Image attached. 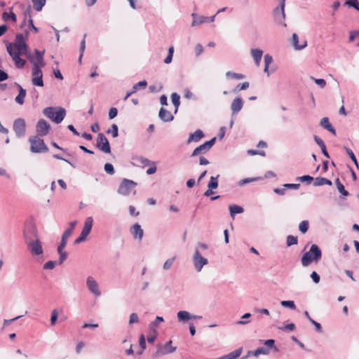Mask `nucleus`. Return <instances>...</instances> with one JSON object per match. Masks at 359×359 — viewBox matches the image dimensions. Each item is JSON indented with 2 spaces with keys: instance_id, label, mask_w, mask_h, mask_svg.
Returning <instances> with one entry per match:
<instances>
[{
  "instance_id": "1",
  "label": "nucleus",
  "mask_w": 359,
  "mask_h": 359,
  "mask_svg": "<svg viewBox=\"0 0 359 359\" xmlns=\"http://www.w3.org/2000/svg\"><path fill=\"white\" fill-rule=\"evenodd\" d=\"M321 257L322 251L320 248L316 244H313L309 250L302 257L301 262L303 266H308L312 262L318 263Z\"/></svg>"
},
{
  "instance_id": "10",
  "label": "nucleus",
  "mask_w": 359,
  "mask_h": 359,
  "mask_svg": "<svg viewBox=\"0 0 359 359\" xmlns=\"http://www.w3.org/2000/svg\"><path fill=\"white\" fill-rule=\"evenodd\" d=\"M29 251L33 256H38L43 254L41 242L39 238L25 243Z\"/></svg>"
},
{
  "instance_id": "42",
  "label": "nucleus",
  "mask_w": 359,
  "mask_h": 359,
  "mask_svg": "<svg viewBox=\"0 0 359 359\" xmlns=\"http://www.w3.org/2000/svg\"><path fill=\"white\" fill-rule=\"evenodd\" d=\"M298 243V238L297 236H294L292 235H289L286 238V244L287 247L292 246L293 245H297Z\"/></svg>"
},
{
  "instance_id": "18",
  "label": "nucleus",
  "mask_w": 359,
  "mask_h": 359,
  "mask_svg": "<svg viewBox=\"0 0 359 359\" xmlns=\"http://www.w3.org/2000/svg\"><path fill=\"white\" fill-rule=\"evenodd\" d=\"M243 101L241 97H236L231 102V116L236 115L243 108Z\"/></svg>"
},
{
  "instance_id": "37",
  "label": "nucleus",
  "mask_w": 359,
  "mask_h": 359,
  "mask_svg": "<svg viewBox=\"0 0 359 359\" xmlns=\"http://www.w3.org/2000/svg\"><path fill=\"white\" fill-rule=\"evenodd\" d=\"M35 11H41L46 3V0H31Z\"/></svg>"
},
{
  "instance_id": "58",
  "label": "nucleus",
  "mask_w": 359,
  "mask_h": 359,
  "mask_svg": "<svg viewBox=\"0 0 359 359\" xmlns=\"http://www.w3.org/2000/svg\"><path fill=\"white\" fill-rule=\"evenodd\" d=\"M249 82L245 81L243 83H239L236 86L234 91L246 90L249 87Z\"/></svg>"
},
{
  "instance_id": "17",
  "label": "nucleus",
  "mask_w": 359,
  "mask_h": 359,
  "mask_svg": "<svg viewBox=\"0 0 359 359\" xmlns=\"http://www.w3.org/2000/svg\"><path fill=\"white\" fill-rule=\"evenodd\" d=\"M86 285L88 290L95 297L100 296L101 292L99 289L98 283L92 276H88L87 278Z\"/></svg>"
},
{
  "instance_id": "25",
  "label": "nucleus",
  "mask_w": 359,
  "mask_h": 359,
  "mask_svg": "<svg viewBox=\"0 0 359 359\" xmlns=\"http://www.w3.org/2000/svg\"><path fill=\"white\" fill-rule=\"evenodd\" d=\"M320 124L322 127H323L325 129L327 130L331 133H332L334 135L336 134V130L334 128V127L332 126V125L330 123L329 118L327 117L323 118L320 121Z\"/></svg>"
},
{
  "instance_id": "20",
  "label": "nucleus",
  "mask_w": 359,
  "mask_h": 359,
  "mask_svg": "<svg viewBox=\"0 0 359 359\" xmlns=\"http://www.w3.org/2000/svg\"><path fill=\"white\" fill-rule=\"evenodd\" d=\"M158 117L161 121L164 122L172 121L174 118V116L172 115V114L163 107L160 109Z\"/></svg>"
},
{
  "instance_id": "3",
  "label": "nucleus",
  "mask_w": 359,
  "mask_h": 359,
  "mask_svg": "<svg viewBox=\"0 0 359 359\" xmlns=\"http://www.w3.org/2000/svg\"><path fill=\"white\" fill-rule=\"evenodd\" d=\"M23 236L25 243L39 238L36 225L32 220L25 222Z\"/></svg>"
},
{
  "instance_id": "62",
  "label": "nucleus",
  "mask_w": 359,
  "mask_h": 359,
  "mask_svg": "<svg viewBox=\"0 0 359 359\" xmlns=\"http://www.w3.org/2000/svg\"><path fill=\"white\" fill-rule=\"evenodd\" d=\"M139 320V318L137 313H133L130 316L129 324H133L135 323H137Z\"/></svg>"
},
{
  "instance_id": "6",
  "label": "nucleus",
  "mask_w": 359,
  "mask_h": 359,
  "mask_svg": "<svg viewBox=\"0 0 359 359\" xmlns=\"http://www.w3.org/2000/svg\"><path fill=\"white\" fill-rule=\"evenodd\" d=\"M286 0H280V4L278 7H276L273 11V16L274 20L276 23L283 25L286 27L287 25L284 22L285 18V14L284 11L285 5Z\"/></svg>"
},
{
  "instance_id": "38",
  "label": "nucleus",
  "mask_w": 359,
  "mask_h": 359,
  "mask_svg": "<svg viewBox=\"0 0 359 359\" xmlns=\"http://www.w3.org/2000/svg\"><path fill=\"white\" fill-rule=\"evenodd\" d=\"M55 108L53 107H46L43 110V114L48 118H50V120L53 121V117H54V114H55Z\"/></svg>"
},
{
  "instance_id": "12",
  "label": "nucleus",
  "mask_w": 359,
  "mask_h": 359,
  "mask_svg": "<svg viewBox=\"0 0 359 359\" xmlns=\"http://www.w3.org/2000/svg\"><path fill=\"white\" fill-rule=\"evenodd\" d=\"M96 147L105 154L111 153L109 142L103 133L98 134L97 137Z\"/></svg>"
},
{
  "instance_id": "46",
  "label": "nucleus",
  "mask_w": 359,
  "mask_h": 359,
  "mask_svg": "<svg viewBox=\"0 0 359 359\" xmlns=\"http://www.w3.org/2000/svg\"><path fill=\"white\" fill-rule=\"evenodd\" d=\"M226 76L228 78H232L235 79H243L245 78L244 74L235 73L230 71L226 73Z\"/></svg>"
},
{
  "instance_id": "32",
  "label": "nucleus",
  "mask_w": 359,
  "mask_h": 359,
  "mask_svg": "<svg viewBox=\"0 0 359 359\" xmlns=\"http://www.w3.org/2000/svg\"><path fill=\"white\" fill-rule=\"evenodd\" d=\"M229 211L231 216L233 218L236 214L243 212L244 209L241 206L233 205L229 206Z\"/></svg>"
},
{
  "instance_id": "19",
  "label": "nucleus",
  "mask_w": 359,
  "mask_h": 359,
  "mask_svg": "<svg viewBox=\"0 0 359 359\" xmlns=\"http://www.w3.org/2000/svg\"><path fill=\"white\" fill-rule=\"evenodd\" d=\"M130 232L134 238H138L141 241L144 236L143 229L141 228V226L136 223L131 226Z\"/></svg>"
},
{
  "instance_id": "13",
  "label": "nucleus",
  "mask_w": 359,
  "mask_h": 359,
  "mask_svg": "<svg viewBox=\"0 0 359 359\" xmlns=\"http://www.w3.org/2000/svg\"><path fill=\"white\" fill-rule=\"evenodd\" d=\"M13 128L16 137L18 138L24 137L26 132L25 121L22 118L15 119L13 122Z\"/></svg>"
},
{
  "instance_id": "28",
  "label": "nucleus",
  "mask_w": 359,
  "mask_h": 359,
  "mask_svg": "<svg viewBox=\"0 0 359 359\" xmlns=\"http://www.w3.org/2000/svg\"><path fill=\"white\" fill-rule=\"evenodd\" d=\"M193 17V21H192V26H196L198 25H201L205 22L207 21L208 18L201 15H198L196 13H192Z\"/></svg>"
},
{
  "instance_id": "4",
  "label": "nucleus",
  "mask_w": 359,
  "mask_h": 359,
  "mask_svg": "<svg viewBox=\"0 0 359 359\" xmlns=\"http://www.w3.org/2000/svg\"><path fill=\"white\" fill-rule=\"evenodd\" d=\"M6 50L8 53L12 57L15 67L18 69H22L26 64V60L20 57V55H23L22 53L15 52L13 48V45L11 43H8L6 45Z\"/></svg>"
},
{
  "instance_id": "27",
  "label": "nucleus",
  "mask_w": 359,
  "mask_h": 359,
  "mask_svg": "<svg viewBox=\"0 0 359 359\" xmlns=\"http://www.w3.org/2000/svg\"><path fill=\"white\" fill-rule=\"evenodd\" d=\"M273 62V57L269 54H266L264 55V72L269 76L271 72H273L274 69L270 71L269 70V65Z\"/></svg>"
},
{
  "instance_id": "36",
  "label": "nucleus",
  "mask_w": 359,
  "mask_h": 359,
  "mask_svg": "<svg viewBox=\"0 0 359 359\" xmlns=\"http://www.w3.org/2000/svg\"><path fill=\"white\" fill-rule=\"evenodd\" d=\"M13 8H10V13H8L6 12L3 13L2 18L4 21H8L10 18L13 22H15L17 21L16 15L12 11Z\"/></svg>"
},
{
  "instance_id": "14",
  "label": "nucleus",
  "mask_w": 359,
  "mask_h": 359,
  "mask_svg": "<svg viewBox=\"0 0 359 359\" xmlns=\"http://www.w3.org/2000/svg\"><path fill=\"white\" fill-rule=\"evenodd\" d=\"M34 53L36 55V57H34L32 55H27L28 60L33 65V66L36 65L40 67H44L46 65L43 59L44 51H41L36 49Z\"/></svg>"
},
{
  "instance_id": "31",
  "label": "nucleus",
  "mask_w": 359,
  "mask_h": 359,
  "mask_svg": "<svg viewBox=\"0 0 359 359\" xmlns=\"http://www.w3.org/2000/svg\"><path fill=\"white\" fill-rule=\"evenodd\" d=\"M324 184L332 185V181L324 177H316L313 182V186L318 187Z\"/></svg>"
},
{
  "instance_id": "64",
  "label": "nucleus",
  "mask_w": 359,
  "mask_h": 359,
  "mask_svg": "<svg viewBox=\"0 0 359 359\" xmlns=\"http://www.w3.org/2000/svg\"><path fill=\"white\" fill-rule=\"evenodd\" d=\"M310 277L315 283L317 284L320 282V276L316 271H313L311 273Z\"/></svg>"
},
{
  "instance_id": "26",
  "label": "nucleus",
  "mask_w": 359,
  "mask_h": 359,
  "mask_svg": "<svg viewBox=\"0 0 359 359\" xmlns=\"http://www.w3.org/2000/svg\"><path fill=\"white\" fill-rule=\"evenodd\" d=\"M292 44L296 50H302L307 46L306 41H304L302 44H299V37L295 33L292 34Z\"/></svg>"
},
{
  "instance_id": "59",
  "label": "nucleus",
  "mask_w": 359,
  "mask_h": 359,
  "mask_svg": "<svg viewBox=\"0 0 359 359\" xmlns=\"http://www.w3.org/2000/svg\"><path fill=\"white\" fill-rule=\"evenodd\" d=\"M248 154L250 155H260L262 156H266V153L264 151H259V150H254V149H250L248 151Z\"/></svg>"
},
{
  "instance_id": "2",
  "label": "nucleus",
  "mask_w": 359,
  "mask_h": 359,
  "mask_svg": "<svg viewBox=\"0 0 359 359\" xmlns=\"http://www.w3.org/2000/svg\"><path fill=\"white\" fill-rule=\"evenodd\" d=\"M29 142L30 143V151L32 153H46L48 151V148L44 143L43 140L38 135L31 136L29 138Z\"/></svg>"
},
{
  "instance_id": "56",
  "label": "nucleus",
  "mask_w": 359,
  "mask_h": 359,
  "mask_svg": "<svg viewBox=\"0 0 359 359\" xmlns=\"http://www.w3.org/2000/svg\"><path fill=\"white\" fill-rule=\"evenodd\" d=\"M58 318V313L56 309H54L51 312V317H50V325H54L57 320Z\"/></svg>"
},
{
  "instance_id": "11",
  "label": "nucleus",
  "mask_w": 359,
  "mask_h": 359,
  "mask_svg": "<svg viewBox=\"0 0 359 359\" xmlns=\"http://www.w3.org/2000/svg\"><path fill=\"white\" fill-rule=\"evenodd\" d=\"M41 68L42 67H38L36 65L33 66L32 71V83L35 86L43 87L44 85Z\"/></svg>"
},
{
  "instance_id": "34",
  "label": "nucleus",
  "mask_w": 359,
  "mask_h": 359,
  "mask_svg": "<svg viewBox=\"0 0 359 359\" xmlns=\"http://www.w3.org/2000/svg\"><path fill=\"white\" fill-rule=\"evenodd\" d=\"M133 160L141 163L144 167L150 165L151 163L150 160L142 156H133Z\"/></svg>"
},
{
  "instance_id": "41",
  "label": "nucleus",
  "mask_w": 359,
  "mask_h": 359,
  "mask_svg": "<svg viewBox=\"0 0 359 359\" xmlns=\"http://www.w3.org/2000/svg\"><path fill=\"white\" fill-rule=\"evenodd\" d=\"M252 353L254 356H258L261 354L267 355L269 353V349L268 348H265V347H259L258 348H257L255 351H252Z\"/></svg>"
},
{
  "instance_id": "54",
  "label": "nucleus",
  "mask_w": 359,
  "mask_h": 359,
  "mask_svg": "<svg viewBox=\"0 0 359 359\" xmlns=\"http://www.w3.org/2000/svg\"><path fill=\"white\" fill-rule=\"evenodd\" d=\"M278 329L284 332L293 331L295 329V325L294 323H290L285 326L278 327Z\"/></svg>"
},
{
  "instance_id": "52",
  "label": "nucleus",
  "mask_w": 359,
  "mask_h": 359,
  "mask_svg": "<svg viewBox=\"0 0 359 359\" xmlns=\"http://www.w3.org/2000/svg\"><path fill=\"white\" fill-rule=\"evenodd\" d=\"M296 180L301 181L302 182H307V184H310L313 180V177L310 175H306L298 177Z\"/></svg>"
},
{
  "instance_id": "50",
  "label": "nucleus",
  "mask_w": 359,
  "mask_h": 359,
  "mask_svg": "<svg viewBox=\"0 0 359 359\" xmlns=\"http://www.w3.org/2000/svg\"><path fill=\"white\" fill-rule=\"evenodd\" d=\"M147 86V81L145 80H143V81H139L138 83H135L133 86V92H137L138 90V89L140 88H146Z\"/></svg>"
},
{
  "instance_id": "49",
  "label": "nucleus",
  "mask_w": 359,
  "mask_h": 359,
  "mask_svg": "<svg viewBox=\"0 0 359 359\" xmlns=\"http://www.w3.org/2000/svg\"><path fill=\"white\" fill-rule=\"evenodd\" d=\"M346 5H348L349 7H352L355 8L356 11H359V3L358 0H346L345 2Z\"/></svg>"
},
{
  "instance_id": "57",
  "label": "nucleus",
  "mask_w": 359,
  "mask_h": 359,
  "mask_svg": "<svg viewBox=\"0 0 359 359\" xmlns=\"http://www.w3.org/2000/svg\"><path fill=\"white\" fill-rule=\"evenodd\" d=\"M56 264V262L55 261H48L44 264L43 268L46 270H52L55 268Z\"/></svg>"
},
{
  "instance_id": "15",
  "label": "nucleus",
  "mask_w": 359,
  "mask_h": 359,
  "mask_svg": "<svg viewBox=\"0 0 359 359\" xmlns=\"http://www.w3.org/2000/svg\"><path fill=\"white\" fill-rule=\"evenodd\" d=\"M193 263L195 269L200 272L203 267L208 264V261L206 258L201 256V254L200 252H198V250H195L194 256H193Z\"/></svg>"
},
{
  "instance_id": "30",
  "label": "nucleus",
  "mask_w": 359,
  "mask_h": 359,
  "mask_svg": "<svg viewBox=\"0 0 359 359\" xmlns=\"http://www.w3.org/2000/svg\"><path fill=\"white\" fill-rule=\"evenodd\" d=\"M334 183L339 192L342 195V196L344 197L349 195L348 191L345 189L344 186L341 184L339 178L335 180Z\"/></svg>"
},
{
  "instance_id": "43",
  "label": "nucleus",
  "mask_w": 359,
  "mask_h": 359,
  "mask_svg": "<svg viewBox=\"0 0 359 359\" xmlns=\"http://www.w3.org/2000/svg\"><path fill=\"white\" fill-rule=\"evenodd\" d=\"M64 249H61L59 250V248L57 249V253L59 254V259H58V264H62L65 260L67 258L68 253L66 251L63 250Z\"/></svg>"
},
{
  "instance_id": "24",
  "label": "nucleus",
  "mask_w": 359,
  "mask_h": 359,
  "mask_svg": "<svg viewBox=\"0 0 359 359\" xmlns=\"http://www.w3.org/2000/svg\"><path fill=\"white\" fill-rule=\"evenodd\" d=\"M250 52L256 65L259 66L263 55V51L258 48H252Z\"/></svg>"
},
{
  "instance_id": "8",
  "label": "nucleus",
  "mask_w": 359,
  "mask_h": 359,
  "mask_svg": "<svg viewBox=\"0 0 359 359\" xmlns=\"http://www.w3.org/2000/svg\"><path fill=\"white\" fill-rule=\"evenodd\" d=\"M172 341H169L166 342L165 344H158L157 350L156 353L154 354V358L159 357L161 355H167L169 353H172L175 352L177 349V347L172 346Z\"/></svg>"
},
{
  "instance_id": "48",
  "label": "nucleus",
  "mask_w": 359,
  "mask_h": 359,
  "mask_svg": "<svg viewBox=\"0 0 359 359\" xmlns=\"http://www.w3.org/2000/svg\"><path fill=\"white\" fill-rule=\"evenodd\" d=\"M280 304L283 307H287L290 309L294 310L296 309V306L294 304V302L291 300H284L280 302Z\"/></svg>"
},
{
  "instance_id": "51",
  "label": "nucleus",
  "mask_w": 359,
  "mask_h": 359,
  "mask_svg": "<svg viewBox=\"0 0 359 359\" xmlns=\"http://www.w3.org/2000/svg\"><path fill=\"white\" fill-rule=\"evenodd\" d=\"M104 171L109 174V175H114V172H115V170H114V166L111 163H107L104 164Z\"/></svg>"
},
{
  "instance_id": "21",
  "label": "nucleus",
  "mask_w": 359,
  "mask_h": 359,
  "mask_svg": "<svg viewBox=\"0 0 359 359\" xmlns=\"http://www.w3.org/2000/svg\"><path fill=\"white\" fill-rule=\"evenodd\" d=\"M18 90H19V93L18 95L15 97V101L22 105L24 104L25 102V97L26 96V90L24 89L20 84L18 83H15Z\"/></svg>"
},
{
  "instance_id": "39",
  "label": "nucleus",
  "mask_w": 359,
  "mask_h": 359,
  "mask_svg": "<svg viewBox=\"0 0 359 359\" xmlns=\"http://www.w3.org/2000/svg\"><path fill=\"white\" fill-rule=\"evenodd\" d=\"M219 175H217L216 177L211 176L210 179V182L208 184V188L210 189H215L218 187V178Z\"/></svg>"
},
{
  "instance_id": "44",
  "label": "nucleus",
  "mask_w": 359,
  "mask_h": 359,
  "mask_svg": "<svg viewBox=\"0 0 359 359\" xmlns=\"http://www.w3.org/2000/svg\"><path fill=\"white\" fill-rule=\"evenodd\" d=\"M344 149L346 152V154L349 156V157L351 158V159L352 160V161L354 163V164L356 165L357 168H359V165H358V161L356 159V157L354 155L353 151L348 148V147H344Z\"/></svg>"
},
{
  "instance_id": "63",
  "label": "nucleus",
  "mask_w": 359,
  "mask_h": 359,
  "mask_svg": "<svg viewBox=\"0 0 359 359\" xmlns=\"http://www.w3.org/2000/svg\"><path fill=\"white\" fill-rule=\"evenodd\" d=\"M28 27L29 29L33 30L35 33L39 32V29L34 26L32 17L28 20Z\"/></svg>"
},
{
  "instance_id": "9",
  "label": "nucleus",
  "mask_w": 359,
  "mask_h": 359,
  "mask_svg": "<svg viewBox=\"0 0 359 359\" xmlns=\"http://www.w3.org/2000/svg\"><path fill=\"white\" fill-rule=\"evenodd\" d=\"M216 141V137H213L209 141L205 142L203 144L199 145L196 148L194 149L193 152L191 154V157L196 156L199 154H204L207 151H208L211 147L215 144Z\"/></svg>"
},
{
  "instance_id": "23",
  "label": "nucleus",
  "mask_w": 359,
  "mask_h": 359,
  "mask_svg": "<svg viewBox=\"0 0 359 359\" xmlns=\"http://www.w3.org/2000/svg\"><path fill=\"white\" fill-rule=\"evenodd\" d=\"M66 116V110L62 107H58V110L55 111L53 121L56 123H61Z\"/></svg>"
},
{
  "instance_id": "45",
  "label": "nucleus",
  "mask_w": 359,
  "mask_h": 359,
  "mask_svg": "<svg viewBox=\"0 0 359 359\" xmlns=\"http://www.w3.org/2000/svg\"><path fill=\"white\" fill-rule=\"evenodd\" d=\"M107 133H111L113 137H117L118 135V128L116 124H112L111 127L107 130Z\"/></svg>"
},
{
  "instance_id": "55",
  "label": "nucleus",
  "mask_w": 359,
  "mask_h": 359,
  "mask_svg": "<svg viewBox=\"0 0 359 359\" xmlns=\"http://www.w3.org/2000/svg\"><path fill=\"white\" fill-rule=\"evenodd\" d=\"M93 219L92 217H88L86 219L83 227L91 231L93 227Z\"/></svg>"
},
{
  "instance_id": "40",
  "label": "nucleus",
  "mask_w": 359,
  "mask_h": 359,
  "mask_svg": "<svg viewBox=\"0 0 359 359\" xmlns=\"http://www.w3.org/2000/svg\"><path fill=\"white\" fill-rule=\"evenodd\" d=\"M309 228V222L308 220H304L299 224V231L302 233H306Z\"/></svg>"
},
{
  "instance_id": "35",
  "label": "nucleus",
  "mask_w": 359,
  "mask_h": 359,
  "mask_svg": "<svg viewBox=\"0 0 359 359\" xmlns=\"http://www.w3.org/2000/svg\"><path fill=\"white\" fill-rule=\"evenodd\" d=\"M191 314L187 311H180L177 313V318L179 321L185 322L190 320Z\"/></svg>"
},
{
  "instance_id": "22",
  "label": "nucleus",
  "mask_w": 359,
  "mask_h": 359,
  "mask_svg": "<svg viewBox=\"0 0 359 359\" xmlns=\"http://www.w3.org/2000/svg\"><path fill=\"white\" fill-rule=\"evenodd\" d=\"M203 137H204L203 132L201 130L198 129L194 133H191L189 135V137L187 140V143L189 144L191 142H197L201 139H202Z\"/></svg>"
},
{
  "instance_id": "16",
  "label": "nucleus",
  "mask_w": 359,
  "mask_h": 359,
  "mask_svg": "<svg viewBox=\"0 0 359 359\" xmlns=\"http://www.w3.org/2000/svg\"><path fill=\"white\" fill-rule=\"evenodd\" d=\"M36 129L38 137H43L48 134L50 126L46 120L41 118L37 122Z\"/></svg>"
},
{
  "instance_id": "53",
  "label": "nucleus",
  "mask_w": 359,
  "mask_h": 359,
  "mask_svg": "<svg viewBox=\"0 0 359 359\" xmlns=\"http://www.w3.org/2000/svg\"><path fill=\"white\" fill-rule=\"evenodd\" d=\"M175 257H173L172 258L167 259L163 264V269L169 270L172 267V266L175 262Z\"/></svg>"
},
{
  "instance_id": "7",
  "label": "nucleus",
  "mask_w": 359,
  "mask_h": 359,
  "mask_svg": "<svg viewBox=\"0 0 359 359\" xmlns=\"http://www.w3.org/2000/svg\"><path fill=\"white\" fill-rule=\"evenodd\" d=\"M136 186V182L125 178L122 180L118 187V193L123 196H128Z\"/></svg>"
},
{
  "instance_id": "29",
  "label": "nucleus",
  "mask_w": 359,
  "mask_h": 359,
  "mask_svg": "<svg viewBox=\"0 0 359 359\" xmlns=\"http://www.w3.org/2000/svg\"><path fill=\"white\" fill-rule=\"evenodd\" d=\"M70 236H71L70 231H65L63 232V233L62 235L60 243L57 247V248H59V250H60L61 249H64L65 248V246L67 245V240Z\"/></svg>"
},
{
  "instance_id": "47",
  "label": "nucleus",
  "mask_w": 359,
  "mask_h": 359,
  "mask_svg": "<svg viewBox=\"0 0 359 359\" xmlns=\"http://www.w3.org/2000/svg\"><path fill=\"white\" fill-rule=\"evenodd\" d=\"M86 34H84L83 36V40L81 41V44H80V55H79V62H81V60H82V57H83V52L85 50V48H86Z\"/></svg>"
},
{
  "instance_id": "33",
  "label": "nucleus",
  "mask_w": 359,
  "mask_h": 359,
  "mask_svg": "<svg viewBox=\"0 0 359 359\" xmlns=\"http://www.w3.org/2000/svg\"><path fill=\"white\" fill-rule=\"evenodd\" d=\"M171 99L172 102L175 107V114H176L180 104V97L177 93H173L171 95Z\"/></svg>"
},
{
  "instance_id": "60",
  "label": "nucleus",
  "mask_w": 359,
  "mask_h": 359,
  "mask_svg": "<svg viewBox=\"0 0 359 359\" xmlns=\"http://www.w3.org/2000/svg\"><path fill=\"white\" fill-rule=\"evenodd\" d=\"M313 80H314L315 83L318 85L321 88H324L326 86V81L323 79H314L311 77Z\"/></svg>"
},
{
  "instance_id": "5",
  "label": "nucleus",
  "mask_w": 359,
  "mask_h": 359,
  "mask_svg": "<svg viewBox=\"0 0 359 359\" xmlns=\"http://www.w3.org/2000/svg\"><path fill=\"white\" fill-rule=\"evenodd\" d=\"M15 52L22 53L24 55H27L28 46L25 41V36L22 34L18 33L15 35V42L11 43Z\"/></svg>"
},
{
  "instance_id": "61",
  "label": "nucleus",
  "mask_w": 359,
  "mask_h": 359,
  "mask_svg": "<svg viewBox=\"0 0 359 359\" xmlns=\"http://www.w3.org/2000/svg\"><path fill=\"white\" fill-rule=\"evenodd\" d=\"M117 114H118L117 109L116 107H111L109 111V118L113 119L117 116Z\"/></svg>"
}]
</instances>
